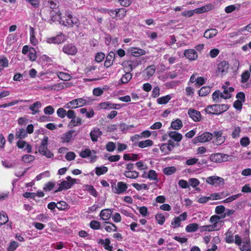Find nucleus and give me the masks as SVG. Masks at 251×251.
<instances>
[{"instance_id":"nucleus-1","label":"nucleus","mask_w":251,"mask_h":251,"mask_svg":"<svg viewBox=\"0 0 251 251\" xmlns=\"http://www.w3.org/2000/svg\"><path fill=\"white\" fill-rule=\"evenodd\" d=\"M229 106L227 104H213L207 106L204 109L205 111L209 114L219 115L226 111Z\"/></svg>"},{"instance_id":"nucleus-2","label":"nucleus","mask_w":251,"mask_h":251,"mask_svg":"<svg viewBox=\"0 0 251 251\" xmlns=\"http://www.w3.org/2000/svg\"><path fill=\"white\" fill-rule=\"evenodd\" d=\"M76 179L72 178L70 176L66 177V180H60V183H57L59 187L54 191V193L60 192L63 190H68L70 189L72 186L76 183Z\"/></svg>"},{"instance_id":"nucleus-3","label":"nucleus","mask_w":251,"mask_h":251,"mask_svg":"<svg viewBox=\"0 0 251 251\" xmlns=\"http://www.w3.org/2000/svg\"><path fill=\"white\" fill-rule=\"evenodd\" d=\"M48 143V136H44L41 142V145L39 147L38 151L42 155L50 158L53 156V154L48 150L47 148Z\"/></svg>"},{"instance_id":"nucleus-4","label":"nucleus","mask_w":251,"mask_h":251,"mask_svg":"<svg viewBox=\"0 0 251 251\" xmlns=\"http://www.w3.org/2000/svg\"><path fill=\"white\" fill-rule=\"evenodd\" d=\"M231 156L226 154L217 153L212 154L209 156V159L211 161L213 162L222 163L231 160Z\"/></svg>"},{"instance_id":"nucleus-5","label":"nucleus","mask_w":251,"mask_h":251,"mask_svg":"<svg viewBox=\"0 0 251 251\" xmlns=\"http://www.w3.org/2000/svg\"><path fill=\"white\" fill-rule=\"evenodd\" d=\"M206 182L209 184L217 187L223 185L224 184V180L221 177L213 176L208 177L206 179Z\"/></svg>"},{"instance_id":"nucleus-6","label":"nucleus","mask_w":251,"mask_h":251,"mask_svg":"<svg viewBox=\"0 0 251 251\" xmlns=\"http://www.w3.org/2000/svg\"><path fill=\"white\" fill-rule=\"evenodd\" d=\"M213 138V134L209 132H205L200 135L194 139L195 143L197 142H206L211 141Z\"/></svg>"},{"instance_id":"nucleus-7","label":"nucleus","mask_w":251,"mask_h":251,"mask_svg":"<svg viewBox=\"0 0 251 251\" xmlns=\"http://www.w3.org/2000/svg\"><path fill=\"white\" fill-rule=\"evenodd\" d=\"M62 51L68 55H75L77 52V49L73 44H67L63 46Z\"/></svg>"},{"instance_id":"nucleus-8","label":"nucleus","mask_w":251,"mask_h":251,"mask_svg":"<svg viewBox=\"0 0 251 251\" xmlns=\"http://www.w3.org/2000/svg\"><path fill=\"white\" fill-rule=\"evenodd\" d=\"M66 40L65 36L61 33L55 37L48 38L47 42L49 44H59L64 43Z\"/></svg>"},{"instance_id":"nucleus-9","label":"nucleus","mask_w":251,"mask_h":251,"mask_svg":"<svg viewBox=\"0 0 251 251\" xmlns=\"http://www.w3.org/2000/svg\"><path fill=\"white\" fill-rule=\"evenodd\" d=\"M229 68V64L228 62L226 61H222L220 63L218 64L217 70L216 71V73H222L225 74L227 72V71Z\"/></svg>"},{"instance_id":"nucleus-10","label":"nucleus","mask_w":251,"mask_h":251,"mask_svg":"<svg viewBox=\"0 0 251 251\" xmlns=\"http://www.w3.org/2000/svg\"><path fill=\"white\" fill-rule=\"evenodd\" d=\"M188 114L195 122H199L201 120V114L200 112L193 109L190 108L188 111Z\"/></svg>"},{"instance_id":"nucleus-11","label":"nucleus","mask_w":251,"mask_h":251,"mask_svg":"<svg viewBox=\"0 0 251 251\" xmlns=\"http://www.w3.org/2000/svg\"><path fill=\"white\" fill-rule=\"evenodd\" d=\"M184 56L189 60H195L198 57L197 51L193 49H188L184 51Z\"/></svg>"},{"instance_id":"nucleus-12","label":"nucleus","mask_w":251,"mask_h":251,"mask_svg":"<svg viewBox=\"0 0 251 251\" xmlns=\"http://www.w3.org/2000/svg\"><path fill=\"white\" fill-rule=\"evenodd\" d=\"M102 132L98 127H95L91 131L90 135L93 142H96L98 141V138L102 135Z\"/></svg>"},{"instance_id":"nucleus-13","label":"nucleus","mask_w":251,"mask_h":251,"mask_svg":"<svg viewBox=\"0 0 251 251\" xmlns=\"http://www.w3.org/2000/svg\"><path fill=\"white\" fill-rule=\"evenodd\" d=\"M127 188V184L120 181L118 182L117 187H115L114 189H112V192L114 193L120 194L124 192Z\"/></svg>"},{"instance_id":"nucleus-14","label":"nucleus","mask_w":251,"mask_h":251,"mask_svg":"<svg viewBox=\"0 0 251 251\" xmlns=\"http://www.w3.org/2000/svg\"><path fill=\"white\" fill-rule=\"evenodd\" d=\"M115 56V54L113 51H111L109 52L106 57V60L104 64V65L106 68H109L113 65Z\"/></svg>"},{"instance_id":"nucleus-15","label":"nucleus","mask_w":251,"mask_h":251,"mask_svg":"<svg viewBox=\"0 0 251 251\" xmlns=\"http://www.w3.org/2000/svg\"><path fill=\"white\" fill-rule=\"evenodd\" d=\"M50 15L49 22L50 24L56 21H59L61 19V13L59 10L56 12L51 10L50 12Z\"/></svg>"},{"instance_id":"nucleus-16","label":"nucleus","mask_w":251,"mask_h":251,"mask_svg":"<svg viewBox=\"0 0 251 251\" xmlns=\"http://www.w3.org/2000/svg\"><path fill=\"white\" fill-rule=\"evenodd\" d=\"M75 133L74 130H70L65 132L61 137V139L63 143H69L74 139L73 134Z\"/></svg>"},{"instance_id":"nucleus-17","label":"nucleus","mask_w":251,"mask_h":251,"mask_svg":"<svg viewBox=\"0 0 251 251\" xmlns=\"http://www.w3.org/2000/svg\"><path fill=\"white\" fill-rule=\"evenodd\" d=\"M168 135L171 139L176 142H180L182 139V134L175 131L169 132Z\"/></svg>"},{"instance_id":"nucleus-18","label":"nucleus","mask_w":251,"mask_h":251,"mask_svg":"<svg viewBox=\"0 0 251 251\" xmlns=\"http://www.w3.org/2000/svg\"><path fill=\"white\" fill-rule=\"evenodd\" d=\"M69 103L73 104L72 108H75L84 105L86 103V100L82 98L76 99L70 101Z\"/></svg>"},{"instance_id":"nucleus-19","label":"nucleus","mask_w":251,"mask_h":251,"mask_svg":"<svg viewBox=\"0 0 251 251\" xmlns=\"http://www.w3.org/2000/svg\"><path fill=\"white\" fill-rule=\"evenodd\" d=\"M42 106L41 102L39 101H36L33 104L30 105L29 109L31 110V114L32 115H35L37 113H39L40 112V110H39Z\"/></svg>"},{"instance_id":"nucleus-20","label":"nucleus","mask_w":251,"mask_h":251,"mask_svg":"<svg viewBox=\"0 0 251 251\" xmlns=\"http://www.w3.org/2000/svg\"><path fill=\"white\" fill-rule=\"evenodd\" d=\"M112 213V211L111 209H105L100 211V216L103 220H107L110 218Z\"/></svg>"},{"instance_id":"nucleus-21","label":"nucleus","mask_w":251,"mask_h":251,"mask_svg":"<svg viewBox=\"0 0 251 251\" xmlns=\"http://www.w3.org/2000/svg\"><path fill=\"white\" fill-rule=\"evenodd\" d=\"M129 50L131 53L134 56H139L146 54L145 50L137 48H131Z\"/></svg>"},{"instance_id":"nucleus-22","label":"nucleus","mask_w":251,"mask_h":251,"mask_svg":"<svg viewBox=\"0 0 251 251\" xmlns=\"http://www.w3.org/2000/svg\"><path fill=\"white\" fill-rule=\"evenodd\" d=\"M218 31L215 28L206 30L204 33V37L206 38H211L217 35Z\"/></svg>"},{"instance_id":"nucleus-23","label":"nucleus","mask_w":251,"mask_h":251,"mask_svg":"<svg viewBox=\"0 0 251 251\" xmlns=\"http://www.w3.org/2000/svg\"><path fill=\"white\" fill-rule=\"evenodd\" d=\"M182 126L183 124L182 121L179 119L172 121L171 124V127L175 130L180 129Z\"/></svg>"},{"instance_id":"nucleus-24","label":"nucleus","mask_w":251,"mask_h":251,"mask_svg":"<svg viewBox=\"0 0 251 251\" xmlns=\"http://www.w3.org/2000/svg\"><path fill=\"white\" fill-rule=\"evenodd\" d=\"M124 175L127 178L135 179L139 176L138 172L134 171H125Z\"/></svg>"},{"instance_id":"nucleus-25","label":"nucleus","mask_w":251,"mask_h":251,"mask_svg":"<svg viewBox=\"0 0 251 251\" xmlns=\"http://www.w3.org/2000/svg\"><path fill=\"white\" fill-rule=\"evenodd\" d=\"M30 41L32 45L35 46L38 44V40L36 38L35 34H34V28L30 26Z\"/></svg>"},{"instance_id":"nucleus-26","label":"nucleus","mask_w":251,"mask_h":251,"mask_svg":"<svg viewBox=\"0 0 251 251\" xmlns=\"http://www.w3.org/2000/svg\"><path fill=\"white\" fill-rule=\"evenodd\" d=\"M222 88L224 89L222 93H220V97L224 99H228L231 98V96L230 93H228L227 89V86L226 85L222 86Z\"/></svg>"},{"instance_id":"nucleus-27","label":"nucleus","mask_w":251,"mask_h":251,"mask_svg":"<svg viewBox=\"0 0 251 251\" xmlns=\"http://www.w3.org/2000/svg\"><path fill=\"white\" fill-rule=\"evenodd\" d=\"M172 99V96L170 95H167L158 98L157 100V102L159 104H165Z\"/></svg>"},{"instance_id":"nucleus-28","label":"nucleus","mask_w":251,"mask_h":251,"mask_svg":"<svg viewBox=\"0 0 251 251\" xmlns=\"http://www.w3.org/2000/svg\"><path fill=\"white\" fill-rule=\"evenodd\" d=\"M211 91V88L209 86H203L199 91V95L201 97H204L207 95Z\"/></svg>"},{"instance_id":"nucleus-29","label":"nucleus","mask_w":251,"mask_h":251,"mask_svg":"<svg viewBox=\"0 0 251 251\" xmlns=\"http://www.w3.org/2000/svg\"><path fill=\"white\" fill-rule=\"evenodd\" d=\"M199 228V225L196 223L190 224L186 227V231L188 232H195Z\"/></svg>"},{"instance_id":"nucleus-30","label":"nucleus","mask_w":251,"mask_h":251,"mask_svg":"<svg viewBox=\"0 0 251 251\" xmlns=\"http://www.w3.org/2000/svg\"><path fill=\"white\" fill-rule=\"evenodd\" d=\"M153 145V141L150 139L142 141L138 143V147L141 148H144L147 147L151 146Z\"/></svg>"},{"instance_id":"nucleus-31","label":"nucleus","mask_w":251,"mask_h":251,"mask_svg":"<svg viewBox=\"0 0 251 251\" xmlns=\"http://www.w3.org/2000/svg\"><path fill=\"white\" fill-rule=\"evenodd\" d=\"M92 151L94 153H96V151L94 150H92ZM91 151L89 149H86L85 150L82 151L79 153V156L82 158H87L91 156Z\"/></svg>"},{"instance_id":"nucleus-32","label":"nucleus","mask_w":251,"mask_h":251,"mask_svg":"<svg viewBox=\"0 0 251 251\" xmlns=\"http://www.w3.org/2000/svg\"><path fill=\"white\" fill-rule=\"evenodd\" d=\"M95 170L96 175L100 176L105 174L108 171V168L105 166L97 167L95 168Z\"/></svg>"},{"instance_id":"nucleus-33","label":"nucleus","mask_w":251,"mask_h":251,"mask_svg":"<svg viewBox=\"0 0 251 251\" xmlns=\"http://www.w3.org/2000/svg\"><path fill=\"white\" fill-rule=\"evenodd\" d=\"M16 137L19 139H23L27 136V132L24 128H21L16 133Z\"/></svg>"},{"instance_id":"nucleus-34","label":"nucleus","mask_w":251,"mask_h":251,"mask_svg":"<svg viewBox=\"0 0 251 251\" xmlns=\"http://www.w3.org/2000/svg\"><path fill=\"white\" fill-rule=\"evenodd\" d=\"M8 222V217L7 214L4 212L1 211L0 213V225H3Z\"/></svg>"},{"instance_id":"nucleus-35","label":"nucleus","mask_w":251,"mask_h":251,"mask_svg":"<svg viewBox=\"0 0 251 251\" xmlns=\"http://www.w3.org/2000/svg\"><path fill=\"white\" fill-rule=\"evenodd\" d=\"M132 78V74L129 72H126L123 75L121 79V81L123 84L128 83Z\"/></svg>"},{"instance_id":"nucleus-36","label":"nucleus","mask_w":251,"mask_h":251,"mask_svg":"<svg viewBox=\"0 0 251 251\" xmlns=\"http://www.w3.org/2000/svg\"><path fill=\"white\" fill-rule=\"evenodd\" d=\"M85 190L89 192V193L95 197H97L98 193L94 186L91 185H86L85 186Z\"/></svg>"},{"instance_id":"nucleus-37","label":"nucleus","mask_w":251,"mask_h":251,"mask_svg":"<svg viewBox=\"0 0 251 251\" xmlns=\"http://www.w3.org/2000/svg\"><path fill=\"white\" fill-rule=\"evenodd\" d=\"M201 232L205 231H211L215 230V225H205L199 227Z\"/></svg>"},{"instance_id":"nucleus-38","label":"nucleus","mask_w":251,"mask_h":251,"mask_svg":"<svg viewBox=\"0 0 251 251\" xmlns=\"http://www.w3.org/2000/svg\"><path fill=\"white\" fill-rule=\"evenodd\" d=\"M176 171V168L175 167H166L163 169V173L166 175H171L175 173Z\"/></svg>"},{"instance_id":"nucleus-39","label":"nucleus","mask_w":251,"mask_h":251,"mask_svg":"<svg viewBox=\"0 0 251 251\" xmlns=\"http://www.w3.org/2000/svg\"><path fill=\"white\" fill-rule=\"evenodd\" d=\"M155 219L158 224L160 225H163L165 221V218L164 215L161 213H158L155 215Z\"/></svg>"},{"instance_id":"nucleus-40","label":"nucleus","mask_w":251,"mask_h":251,"mask_svg":"<svg viewBox=\"0 0 251 251\" xmlns=\"http://www.w3.org/2000/svg\"><path fill=\"white\" fill-rule=\"evenodd\" d=\"M28 57L29 59L31 61H34L36 58V52L35 50L32 48H30L29 51L28 52Z\"/></svg>"},{"instance_id":"nucleus-41","label":"nucleus","mask_w":251,"mask_h":251,"mask_svg":"<svg viewBox=\"0 0 251 251\" xmlns=\"http://www.w3.org/2000/svg\"><path fill=\"white\" fill-rule=\"evenodd\" d=\"M116 11L118 14L117 18H118L120 19L124 18L126 16V10L124 8L116 9Z\"/></svg>"},{"instance_id":"nucleus-42","label":"nucleus","mask_w":251,"mask_h":251,"mask_svg":"<svg viewBox=\"0 0 251 251\" xmlns=\"http://www.w3.org/2000/svg\"><path fill=\"white\" fill-rule=\"evenodd\" d=\"M250 76H251L250 73L248 71H245L241 75V82L242 83H246V82H247V81L249 79Z\"/></svg>"},{"instance_id":"nucleus-43","label":"nucleus","mask_w":251,"mask_h":251,"mask_svg":"<svg viewBox=\"0 0 251 251\" xmlns=\"http://www.w3.org/2000/svg\"><path fill=\"white\" fill-rule=\"evenodd\" d=\"M57 75L60 79L64 81L69 80L71 77L69 75L64 72H59Z\"/></svg>"},{"instance_id":"nucleus-44","label":"nucleus","mask_w":251,"mask_h":251,"mask_svg":"<svg viewBox=\"0 0 251 251\" xmlns=\"http://www.w3.org/2000/svg\"><path fill=\"white\" fill-rule=\"evenodd\" d=\"M35 159V157L33 155L26 154L23 156L22 160L26 163H30L33 161Z\"/></svg>"},{"instance_id":"nucleus-45","label":"nucleus","mask_w":251,"mask_h":251,"mask_svg":"<svg viewBox=\"0 0 251 251\" xmlns=\"http://www.w3.org/2000/svg\"><path fill=\"white\" fill-rule=\"evenodd\" d=\"M123 7H128L131 4V0H114Z\"/></svg>"},{"instance_id":"nucleus-46","label":"nucleus","mask_w":251,"mask_h":251,"mask_svg":"<svg viewBox=\"0 0 251 251\" xmlns=\"http://www.w3.org/2000/svg\"><path fill=\"white\" fill-rule=\"evenodd\" d=\"M55 183L52 181L48 182L46 183L43 187V190L45 191H51L55 186Z\"/></svg>"},{"instance_id":"nucleus-47","label":"nucleus","mask_w":251,"mask_h":251,"mask_svg":"<svg viewBox=\"0 0 251 251\" xmlns=\"http://www.w3.org/2000/svg\"><path fill=\"white\" fill-rule=\"evenodd\" d=\"M19 246L18 242L12 241L10 243L9 246L7 249V251H14Z\"/></svg>"},{"instance_id":"nucleus-48","label":"nucleus","mask_w":251,"mask_h":251,"mask_svg":"<svg viewBox=\"0 0 251 251\" xmlns=\"http://www.w3.org/2000/svg\"><path fill=\"white\" fill-rule=\"evenodd\" d=\"M132 186L138 191L143 189L144 190H148L149 187L146 184L133 183Z\"/></svg>"},{"instance_id":"nucleus-49","label":"nucleus","mask_w":251,"mask_h":251,"mask_svg":"<svg viewBox=\"0 0 251 251\" xmlns=\"http://www.w3.org/2000/svg\"><path fill=\"white\" fill-rule=\"evenodd\" d=\"M155 67L154 65L148 66L146 68L147 75L149 77L152 76L155 73Z\"/></svg>"},{"instance_id":"nucleus-50","label":"nucleus","mask_w":251,"mask_h":251,"mask_svg":"<svg viewBox=\"0 0 251 251\" xmlns=\"http://www.w3.org/2000/svg\"><path fill=\"white\" fill-rule=\"evenodd\" d=\"M68 204L64 201H60L57 203V208L59 210H63L67 209Z\"/></svg>"},{"instance_id":"nucleus-51","label":"nucleus","mask_w":251,"mask_h":251,"mask_svg":"<svg viewBox=\"0 0 251 251\" xmlns=\"http://www.w3.org/2000/svg\"><path fill=\"white\" fill-rule=\"evenodd\" d=\"M112 106H113V103L109 101L101 102L100 104V108L103 109H111L113 107Z\"/></svg>"},{"instance_id":"nucleus-52","label":"nucleus","mask_w":251,"mask_h":251,"mask_svg":"<svg viewBox=\"0 0 251 251\" xmlns=\"http://www.w3.org/2000/svg\"><path fill=\"white\" fill-rule=\"evenodd\" d=\"M49 4L52 10L56 9L59 7V2L57 0H50L49 1Z\"/></svg>"},{"instance_id":"nucleus-53","label":"nucleus","mask_w":251,"mask_h":251,"mask_svg":"<svg viewBox=\"0 0 251 251\" xmlns=\"http://www.w3.org/2000/svg\"><path fill=\"white\" fill-rule=\"evenodd\" d=\"M90 226L93 229H99L100 227V224L99 222L93 220L90 223Z\"/></svg>"},{"instance_id":"nucleus-54","label":"nucleus","mask_w":251,"mask_h":251,"mask_svg":"<svg viewBox=\"0 0 251 251\" xmlns=\"http://www.w3.org/2000/svg\"><path fill=\"white\" fill-rule=\"evenodd\" d=\"M160 150L161 151L165 154H168L170 151H171L172 150L171 149L169 146H168L167 144H163L160 147Z\"/></svg>"},{"instance_id":"nucleus-55","label":"nucleus","mask_w":251,"mask_h":251,"mask_svg":"<svg viewBox=\"0 0 251 251\" xmlns=\"http://www.w3.org/2000/svg\"><path fill=\"white\" fill-rule=\"evenodd\" d=\"M148 178L151 180L157 179V175L156 172L153 170H150L148 174Z\"/></svg>"},{"instance_id":"nucleus-56","label":"nucleus","mask_w":251,"mask_h":251,"mask_svg":"<svg viewBox=\"0 0 251 251\" xmlns=\"http://www.w3.org/2000/svg\"><path fill=\"white\" fill-rule=\"evenodd\" d=\"M8 65V60L6 58H3L0 59V72L3 70V68L7 67Z\"/></svg>"},{"instance_id":"nucleus-57","label":"nucleus","mask_w":251,"mask_h":251,"mask_svg":"<svg viewBox=\"0 0 251 251\" xmlns=\"http://www.w3.org/2000/svg\"><path fill=\"white\" fill-rule=\"evenodd\" d=\"M116 149L115 143L112 142H109L106 145V149L108 151H113Z\"/></svg>"},{"instance_id":"nucleus-58","label":"nucleus","mask_w":251,"mask_h":251,"mask_svg":"<svg viewBox=\"0 0 251 251\" xmlns=\"http://www.w3.org/2000/svg\"><path fill=\"white\" fill-rule=\"evenodd\" d=\"M106 223L110 224L111 225V226H105V229L106 230V231L110 232L112 230L114 231H116L117 230V227L115 224L113 223H110L108 222H106Z\"/></svg>"},{"instance_id":"nucleus-59","label":"nucleus","mask_w":251,"mask_h":251,"mask_svg":"<svg viewBox=\"0 0 251 251\" xmlns=\"http://www.w3.org/2000/svg\"><path fill=\"white\" fill-rule=\"evenodd\" d=\"M81 124V119L79 117H75L73 120H72L70 122V126H74L80 125Z\"/></svg>"},{"instance_id":"nucleus-60","label":"nucleus","mask_w":251,"mask_h":251,"mask_svg":"<svg viewBox=\"0 0 251 251\" xmlns=\"http://www.w3.org/2000/svg\"><path fill=\"white\" fill-rule=\"evenodd\" d=\"M220 93V91L216 90L212 94V99L216 103H220L221 102V100L219 99Z\"/></svg>"},{"instance_id":"nucleus-61","label":"nucleus","mask_w":251,"mask_h":251,"mask_svg":"<svg viewBox=\"0 0 251 251\" xmlns=\"http://www.w3.org/2000/svg\"><path fill=\"white\" fill-rule=\"evenodd\" d=\"M44 112L46 115H52L54 112V109L51 105L47 106L44 108Z\"/></svg>"},{"instance_id":"nucleus-62","label":"nucleus","mask_w":251,"mask_h":251,"mask_svg":"<svg viewBox=\"0 0 251 251\" xmlns=\"http://www.w3.org/2000/svg\"><path fill=\"white\" fill-rule=\"evenodd\" d=\"M220 217L217 215H214L210 217V222L213 223L212 225H215V228L217 226V224L220 222Z\"/></svg>"},{"instance_id":"nucleus-63","label":"nucleus","mask_w":251,"mask_h":251,"mask_svg":"<svg viewBox=\"0 0 251 251\" xmlns=\"http://www.w3.org/2000/svg\"><path fill=\"white\" fill-rule=\"evenodd\" d=\"M67 114V111L63 108H59L57 110V116L61 118H64Z\"/></svg>"},{"instance_id":"nucleus-64","label":"nucleus","mask_w":251,"mask_h":251,"mask_svg":"<svg viewBox=\"0 0 251 251\" xmlns=\"http://www.w3.org/2000/svg\"><path fill=\"white\" fill-rule=\"evenodd\" d=\"M226 242L227 243H231L234 241L233 236L230 232H227L226 233Z\"/></svg>"}]
</instances>
